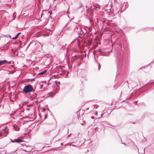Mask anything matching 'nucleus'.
<instances>
[{
	"label": "nucleus",
	"mask_w": 154,
	"mask_h": 154,
	"mask_svg": "<svg viewBox=\"0 0 154 154\" xmlns=\"http://www.w3.org/2000/svg\"><path fill=\"white\" fill-rule=\"evenodd\" d=\"M14 129L16 131H18L19 130V128L17 127L16 125H14L13 126Z\"/></svg>",
	"instance_id": "7"
},
{
	"label": "nucleus",
	"mask_w": 154,
	"mask_h": 154,
	"mask_svg": "<svg viewBox=\"0 0 154 154\" xmlns=\"http://www.w3.org/2000/svg\"><path fill=\"white\" fill-rule=\"evenodd\" d=\"M94 116H92L91 117V118L92 119H94Z\"/></svg>",
	"instance_id": "16"
},
{
	"label": "nucleus",
	"mask_w": 154,
	"mask_h": 154,
	"mask_svg": "<svg viewBox=\"0 0 154 154\" xmlns=\"http://www.w3.org/2000/svg\"><path fill=\"white\" fill-rule=\"evenodd\" d=\"M20 33H21L20 32L18 33H17V35H18V36L20 34Z\"/></svg>",
	"instance_id": "13"
},
{
	"label": "nucleus",
	"mask_w": 154,
	"mask_h": 154,
	"mask_svg": "<svg viewBox=\"0 0 154 154\" xmlns=\"http://www.w3.org/2000/svg\"><path fill=\"white\" fill-rule=\"evenodd\" d=\"M97 112L96 113L95 115H97Z\"/></svg>",
	"instance_id": "23"
},
{
	"label": "nucleus",
	"mask_w": 154,
	"mask_h": 154,
	"mask_svg": "<svg viewBox=\"0 0 154 154\" xmlns=\"http://www.w3.org/2000/svg\"><path fill=\"white\" fill-rule=\"evenodd\" d=\"M55 94V93L54 94H53L52 92H50L48 94V97H52L54 96Z\"/></svg>",
	"instance_id": "5"
},
{
	"label": "nucleus",
	"mask_w": 154,
	"mask_h": 154,
	"mask_svg": "<svg viewBox=\"0 0 154 154\" xmlns=\"http://www.w3.org/2000/svg\"><path fill=\"white\" fill-rule=\"evenodd\" d=\"M145 152V150H144V149H143V152H142V153H144Z\"/></svg>",
	"instance_id": "14"
},
{
	"label": "nucleus",
	"mask_w": 154,
	"mask_h": 154,
	"mask_svg": "<svg viewBox=\"0 0 154 154\" xmlns=\"http://www.w3.org/2000/svg\"><path fill=\"white\" fill-rule=\"evenodd\" d=\"M72 146H75V145H72Z\"/></svg>",
	"instance_id": "25"
},
{
	"label": "nucleus",
	"mask_w": 154,
	"mask_h": 154,
	"mask_svg": "<svg viewBox=\"0 0 154 154\" xmlns=\"http://www.w3.org/2000/svg\"><path fill=\"white\" fill-rule=\"evenodd\" d=\"M20 46H19L18 47V49H20Z\"/></svg>",
	"instance_id": "20"
},
{
	"label": "nucleus",
	"mask_w": 154,
	"mask_h": 154,
	"mask_svg": "<svg viewBox=\"0 0 154 154\" xmlns=\"http://www.w3.org/2000/svg\"><path fill=\"white\" fill-rule=\"evenodd\" d=\"M11 62H8L7 61L5 60H0V66L3 65H7L8 64H10Z\"/></svg>",
	"instance_id": "3"
},
{
	"label": "nucleus",
	"mask_w": 154,
	"mask_h": 154,
	"mask_svg": "<svg viewBox=\"0 0 154 154\" xmlns=\"http://www.w3.org/2000/svg\"><path fill=\"white\" fill-rule=\"evenodd\" d=\"M32 90L33 87L32 86L30 85H28L24 87L23 91L26 93H28L32 91Z\"/></svg>",
	"instance_id": "1"
},
{
	"label": "nucleus",
	"mask_w": 154,
	"mask_h": 154,
	"mask_svg": "<svg viewBox=\"0 0 154 154\" xmlns=\"http://www.w3.org/2000/svg\"><path fill=\"white\" fill-rule=\"evenodd\" d=\"M4 133L3 132H1L0 133V137L3 136V137Z\"/></svg>",
	"instance_id": "9"
},
{
	"label": "nucleus",
	"mask_w": 154,
	"mask_h": 154,
	"mask_svg": "<svg viewBox=\"0 0 154 154\" xmlns=\"http://www.w3.org/2000/svg\"><path fill=\"white\" fill-rule=\"evenodd\" d=\"M80 122V123H82V122Z\"/></svg>",
	"instance_id": "29"
},
{
	"label": "nucleus",
	"mask_w": 154,
	"mask_h": 154,
	"mask_svg": "<svg viewBox=\"0 0 154 154\" xmlns=\"http://www.w3.org/2000/svg\"><path fill=\"white\" fill-rule=\"evenodd\" d=\"M61 145H63V143H61Z\"/></svg>",
	"instance_id": "26"
},
{
	"label": "nucleus",
	"mask_w": 154,
	"mask_h": 154,
	"mask_svg": "<svg viewBox=\"0 0 154 154\" xmlns=\"http://www.w3.org/2000/svg\"><path fill=\"white\" fill-rule=\"evenodd\" d=\"M45 119L47 118V115H45Z\"/></svg>",
	"instance_id": "19"
},
{
	"label": "nucleus",
	"mask_w": 154,
	"mask_h": 154,
	"mask_svg": "<svg viewBox=\"0 0 154 154\" xmlns=\"http://www.w3.org/2000/svg\"><path fill=\"white\" fill-rule=\"evenodd\" d=\"M32 106V104H31L29 106H28L29 107V106Z\"/></svg>",
	"instance_id": "15"
},
{
	"label": "nucleus",
	"mask_w": 154,
	"mask_h": 154,
	"mask_svg": "<svg viewBox=\"0 0 154 154\" xmlns=\"http://www.w3.org/2000/svg\"><path fill=\"white\" fill-rule=\"evenodd\" d=\"M84 123V122L83 121V122H82V123H81V125H82Z\"/></svg>",
	"instance_id": "17"
},
{
	"label": "nucleus",
	"mask_w": 154,
	"mask_h": 154,
	"mask_svg": "<svg viewBox=\"0 0 154 154\" xmlns=\"http://www.w3.org/2000/svg\"><path fill=\"white\" fill-rule=\"evenodd\" d=\"M66 45V44H65V45Z\"/></svg>",
	"instance_id": "28"
},
{
	"label": "nucleus",
	"mask_w": 154,
	"mask_h": 154,
	"mask_svg": "<svg viewBox=\"0 0 154 154\" xmlns=\"http://www.w3.org/2000/svg\"><path fill=\"white\" fill-rule=\"evenodd\" d=\"M26 110H29V109H28V108H27V109H26Z\"/></svg>",
	"instance_id": "22"
},
{
	"label": "nucleus",
	"mask_w": 154,
	"mask_h": 154,
	"mask_svg": "<svg viewBox=\"0 0 154 154\" xmlns=\"http://www.w3.org/2000/svg\"><path fill=\"white\" fill-rule=\"evenodd\" d=\"M88 108H87V109H88Z\"/></svg>",
	"instance_id": "27"
},
{
	"label": "nucleus",
	"mask_w": 154,
	"mask_h": 154,
	"mask_svg": "<svg viewBox=\"0 0 154 154\" xmlns=\"http://www.w3.org/2000/svg\"><path fill=\"white\" fill-rule=\"evenodd\" d=\"M18 37V35H16L13 38H12V39H16Z\"/></svg>",
	"instance_id": "10"
},
{
	"label": "nucleus",
	"mask_w": 154,
	"mask_h": 154,
	"mask_svg": "<svg viewBox=\"0 0 154 154\" xmlns=\"http://www.w3.org/2000/svg\"><path fill=\"white\" fill-rule=\"evenodd\" d=\"M47 72V71L46 70H45V71L42 72H40L39 74H38V75H43L44 74L45 72Z\"/></svg>",
	"instance_id": "8"
},
{
	"label": "nucleus",
	"mask_w": 154,
	"mask_h": 154,
	"mask_svg": "<svg viewBox=\"0 0 154 154\" xmlns=\"http://www.w3.org/2000/svg\"><path fill=\"white\" fill-rule=\"evenodd\" d=\"M55 83H56V84H59V85H60V82L58 81H55Z\"/></svg>",
	"instance_id": "11"
},
{
	"label": "nucleus",
	"mask_w": 154,
	"mask_h": 154,
	"mask_svg": "<svg viewBox=\"0 0 154 154\" xmlns=\"http://www.w3.org/2000/svg\"><path fill=\"white\" fill-rule=\"evenodd\" d=\"M22 141V140H21L20 139H14V140L13 141H12V142H17V143H19V142H21Z\"/></svg>",
	"instance_id": "4"
},
{
	"label": "nucleus",
	"mask_w": 154,
	"mask_h": 154,
	"mask_svg": "<svg viewBox=\"0 0 154 154\" xmlns=\"http://www.w3.org/2000/svg\"><path fill=\"white\" fill-rule=\"evenodd\" d=\"M123 144H124L125 145H126V144L125 143H122Z\"/></svg>",
	"instance_id": "24"
},
{
	"label": "nucleus",
	"mask_w": 154,
	"mask_h": 154,
	"mask_svg": "<svg viewBox=\"0 0 154 154\" xmlns=\"http://www.w3.org/2000/svg\"><path fill=\"white\" fill-rule=\"evenodd\" d=\"M98 66H98L99 68H100V63H98Z\"/></svg>",
	"instance_id": "12"
},
{
	"label": "nucleus",
	"mask_w": 154,
	"mask_h": 154,
	"mask_svg": "<svg viewBox=\"0 0 154 154\" xmlns=\"http://www.w3.org/2000/svg\"><path fill=\"white\" fill-rule=\"evenodd\" d=\"M71 134H69V135L67 137V138L69 137H70V136Z\"/></svg>",
	"instance_id": "21"
},
{
	"label": "nucleus",
	"mask_w": 154,
	"mask_h": 154,
	"mask_svg": "<svg viewBox=\"0 0 154 154\" xmlns=\"http://www.w3.org/2000/svg\"><path fill=\"white\" fill-rule=\"evenodd\" d=\"M35 45H36L37 46H36V48H38V47H39L40 46V43L39 42H37L36 43H35Z\"/></svg>",
	"instance_id": "6"
},
{
	"label": "nucleus",
	"mask_w": 154,
	"mask_h": 154,
	"mask_svg": "<svg viewBox=\"0 0 154 154\" xmlns=\"http://www.w3.org/2000/svg\"><path fill=\"white\" fill-rule=\"evenodd\" d=\"M3 132L4 133L3 137H5L8 134V129L7 127H5L3 129Z\"/></svg>",
	"instance_id": "2"
},
{
	"label": "nucleus",
	"mask_w": 154,
	"mask_h": 154,
	"mask_svg": "<svg viewBox=\"0 0 154 154\" xmlns=\"http://www.w3.org/2000/svg\"><path fill=\"white\" fill-rule=\"evenodd\" d=\"M64 48H63V47H62V48H61V49L62 50H64Z\"/></svg>",
	"instance_id": "18"
},
{
	"label": "nucleus",
	"mask_w": 154,
	"mask_h": 154,
	"mask_svg": "<svg viewBox=\"0 0 154 154\" xmlns=\"http://www.w3.org/2000/svg\"><path fill=\"white\" fill-rule=\"evenodd\" d=\"M76 56H75L74 57H75Z\"/></svg>",
	"instance_id": "30"
}]
</instances>
